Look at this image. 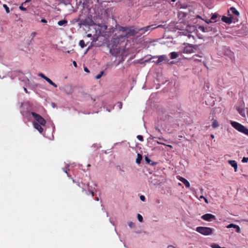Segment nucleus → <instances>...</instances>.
Masks as SVG:
<instances>
[{
	"label": "nucleus",
	"mask_w": 248,
	"mask_h": 248,
	"mask_svg": "<svg viewBox=\"0 0 248 248\" xmlns=\"http://www.w3.org/2000/svg\"><path fill=\"white\" fill-rule=\"evenodd\" d=\"M179 138H182V136H179Z\"/></svg>",
	"instance_id": "62"
},
{
	"label": "nucleus",
	"mask_w": 248,
	"mask_h": 248,
	"mask_svg": "<svg viewBox=\"0 0 248 248\" xmlns=\"http://www.w3.org/2000/svg\"><path fill=\"white\" fill-rule=\"evenodd\" d=\"M230 124L232 126V121H230Z\"/></svg>",
	"instance_id": "56"
},
{
	"label": "nucleus",
	"mask_w": 248,
	"mask_h": 248,
	"mask_svg": "<svg viewBox=\"0 0 248 248\" xmlns=\"http://www.w3.org/2000/svg\"><path fill=\"white\" fill-rule=\"evenodd\" d=\"M172 1L174 2L175 1V0H171Z\"/></svg>",
	"instance_id": "61"
},
{
	"label": "nucleus",
	"mask_w": 248,
	"mask_h": 248,
	"mask_svg": "<svg viewBox=\"0 0 248 248\" xmlns=\"http://www.w3.org/2000/svg\"><path fill=\"white\" fill-rule=\"evenodd\" d=\"M168 146L170 147V148H172V146L170 145H168Z\"/></svg>",
	"instance_id": "57"
},
{
	"label": "nucleus",
	"mask_w": 248,
	"mask_h": 248,
	"mask_svg": "<svg viewBox=\"0 0 248 248\" xmlns=\"http://www.w3.org/2000/svg\"><path fill=\"white\" fill-rule=\"evenodd\" d=\"M139 32V28H135L134 26L128 27L127 31L124 37L133 36Z\"/></svg>",
	"instance_id": "5"
},
{
	"label": "nucleus",
	"mask_w": 248,
	"mask_h": 248,
	"mask_svg": "<svg viewBox=\"0 0 248 248\" xmlns=\"http://www.w3.org/2000/svg\"><path fill=\"white\" fill-rule=\"evenodd\" d=\"M233 229H235V231L237 233H240L241 232V229L239 226L238 225L233 224Z\"/></svg>",
	"instance_id": "24"
},
{
	"label": "nucleus",
	"mask_w": 248,
	"mask_h": 248,
	"mask_svg": "<svg viewBox=\"0 0 248 248\" xmlns=\"http://www.w3.org/2000/svg\"><path fill=\"white\" fill-rule=\"evenodd\" d=\"M128 225L131 228H134L135 227V224L132 222H129Z\"/></svg>",
	"instance_id": "34"
},
{
	"label": "nucleus",
	"mask_w": 248,
	"mask_h": 248,
	"mask_svg": "<svg viewBox=\"0 0 248 248\" xmlns=\"http://www.w3.org/2000/svg\"><path fill=\"white\" fill-rule=\"evenodd\" d=\"M103 74H104V72L103 71H101L100 73V74H99L98 75L96 76L95 78L97 79L100 78H101V77L102 76Z\"/></svg>",
	"instance_id": "27"
},
{
	"label": "nucleus",
	"mask_w": 248,
	"mask_h": 248,
	"mask_svg": "<svg viewBox=\"0 0 248 248\" xmlns=\"http://www.w3.org/2000/svg\"><path fill=\"white\" fill-rule=\"evenodd\" d=\"M122 103H121L120 105V107H122Z\"/></svg>",
	"instance_id": "60"
},
{
	"label": "nucleus",
	"mask_w": 248,
	"mask_h": 248,
	"mask_svg": "<svg viewBox=\"0 0 248 248\" xmlns=\"http://www.w3.org/2000/svg\"><path fill=\"white\" fill-rule=\"evenodd\" d=\"M124 35H120L119 36H118L116 39L117 40V42H119L120 41H124V40L127 38L128 37H124Z\"/></svg>",
	"instance_id": "18"
},
{
	"label": "nucleus",
	"mask_w": 248,
	"mask_h": 248,
	"mask_svg": "<svg viewBox=\"0 0 248 248\" xmlns=\"http://www.w3.org/2000/svg\"><path fill=\"white\" fill-rule=\"evenodd\" d=\"M31 1V0H26L24 2H23L21 5L19 6V8L23 11H26V8L23 7V5H26V3Z\"/></svg>",
	"instance_id": "16"
},
{
	"label": "nucleus",
	"mask_w": 248,
	"mask_h": 248,
	"mask_svg": "<svg viewBox=\"0 0 248 248\" xmlns=\"http://www.w3.org/2000/svg\"><path fill=\"white\" fill-rule=\"evenodd\" d=\"M206 23H207L208 24H209V23H210L212 22V21H211V19H209V20H207V21H206Z\"/></svg>",
	"instance_id": "48"
},
{
	"label": "nucleus",
	"mask_w": 248,
	"mask_h": 248,
	"mask_svg": "<svg viewBox=\"0 0 248 248\" xmlns=\"http://www.w3.org/2000/svg\"><path fill=\"white\" fill-rule=\"evenodd\" d=\"M84 71L87 73L89 72V70L87 67H84Z\"/></svg>",
	"instance_id": "46"
},
{
	"label": "nucleus",
	"mask_w": 248,
	"mask_h": 248,
	"mask_svg": "<svg viewBox=\"0 0 248 248\" xmlns=\"http://www.w3.org/2000/svg\"><path fill=\"white\" fill-rule=\"evenodd\" d=\"M165 56H160L158 57V60L156 62V63L157 64H159L160 63H161V62H162L163 61H164L165 60Z\"/></svg>",
	"instance_id": "20"
},
{
	"label": "nucleus",
	"mask_w": 248,
	"mask_h": 248,
	"mask_svg": "<svg viewBox=\"0 0 248 248\" xmlns=\"http://www.w3.org/2000/svg\"><path fill=\"white\" fill-rule=\"evenodd\" d=\"M155 129L156 131H157L159 133H160L161 132V131L160 130V129L158 127H155Z\"/></svg>",
	"instance_id": "40"
},
{
	"label": "nucleus",
	"mask_w": 248,
	"mask_h": 248,
	"mask_svg": "<svg viewBox=\"0 0 248 248\" xmlns=\"http://www.w3.org/2000/svg\"><path fill=\"white\" fill-rule=\"evenodd\" d=\"M36 33L35 32H33L31 33V35L32 36V38L34 37Z\"/></svg>",
	"instance_id": "47"
},
{
	"label": "nucleus",
	"mask_w": 248,
	"mask_h": 248,
	"mask_svg": "<svg viewBox=\"0 0 248 248\" xmlns=\"http://www.w3.org/2000/svg\"><path fill=\"white\" fill-rule=\"evenodd\" d=\"M233 169H234L235 171H237V163L234 160H233Z\"/></svg>",
	"instance_id": "32"
},
{
	"label": "nucleus",
	"mask_w": 248,
	"mask_h": 248,
	"mask_svg": "<svg viewBox=\"0 0 248 248\" xmlns=\"http://www.w3.org/2000/svg\"><path fill=\"white\" fill-rule=\"evenodd\" d=\"M163 26H163V25H158V26H156V27H155L152 28V30H154V29H156V28H163Z\"/></svg>",
	"instance_id": "38"
},
{
	"label": "nucleus",
	"mask_w": 248,
	"mask_h": 248,
	"mask_svg": "<svg viewBox=\"0 0 248 248\" xmlns=\"http://www.w3.org/2000/svg\"><path fill=\"white\" fill-rule=\"evenodd\" d=\"M196 231L202 235H208L212 233L213 229L209 227H198L196 228Z\"/></svg>",
	"instance_id": "3"
},
{
	"label": "nucleus",
	"mask_w": 248,
	"mask_h": 248,
	"mask_svg": "<svg viewBox=\"0 0 248 248\" xmlns=\"http://www.w3.org/2000/svg\"><path fill=\"white\" fill-rule=\"evenodd\" d=\"M200 28L201 29H202V31H204V27H202V26H200Z\"/></svg>",
	"instance_id": "49"
},
{
	"label": "nucleus",
	"mask_w": 248,
	"mask_h": 248,
	"mask_svg": "<svg viewBox=\"0 0 248 248\" xmlns=\"http://www.w3.org/2000/svg\"><path fill=\"white\" fill-rule=\"evenodd\" d=\"M228 228H232V223L230 224L228 226H227Z\"/></svg>",
	"instance_id": "42"
},
{
	"label": "nucleus",
	"mask_w": 248,
	"mask_h": 248,
	"mask_svg": "<svg viewBox=\"0 0 248 248\" xmlns=\"http://www.w3.org/2000/svg\"><path fill=\"white\" fill-rule=\"evenodd\" d=\"M137 217L140 222H142L143 221V217L141 215L138 214L137 215Z\"/></svg>",
	"instance_id": "28"
},
{
	"label": "nucleus",
	"mask_w": 248,
	"mask_h": 248,
	"mask_svg": "<svg viewBox=\"0 0 248 248\" xmlns=\"http://www.w3.org/2000/svg\"><path fill=\"white\" fill-rule=\"evenodd\" d=\"M233 128L239 132L248 136V129L241 124L238 122H233Z\"/></svg>",
	"instance_id": "2"
},
{
	"label": "nucleus",
	"mask_w": 248,
	"mask_h": 248,
	"mask_svg": "<svg viewBox=\"0 0 248 248\" xmlns=\"http://www.w3.org/2000/svg\"><path fill=\"white\" fill-rule=\"evenodd\" d=\"M194 47L192 46H187L184 47L183 52L184 53L186 54H191L194 53Z\"/></svg>",
	"instance_id": "10"
},
{
	"label": "nucleus",
	"mask_w": 248,
	"mask_h": 248,
	"mask_svg": "<svg viewBox=\"0 0 248 248\" xmlns=\"http://www.w3.org/2000/svg\"><path fill=\"white\" fill-rule=\"evenodd\" d=\"M229 15L230 16V17H227L226 16H223L221 18L222 21L226 23L229 24H231L232 22V17L231 15L229 14Z\"/></svg>",
	"instance_id": "11"
},
{
	"label": "nucleus",
	"mask_w": 248,
	"mask_h": 248,
	"mask_svg": "<svg viewBox=\"0 0 248 248\" xmlns=\"http://www.w3.org/2000/svg\"><path fill=\"white\" fill-rule=\"evenodd\" d=\"M212 126L214 128H217L218 126V124L217 120H214L212 123Z\"/></svg>",
	"instance_id": "23"
},
{
	"label": "nucleus",
	"mask_w": 248,
	"mask_h": 248,
	"mask_svg": "<svg viewBox=\"0 0 248 248\" xmlns=\"http://www.w3.org/2000/svg\"><path fill=\"white\" fill-rule=\"evenodd\" d=\"M153 26V25L147 26L144 28H139V31H142V33H144L146 31H152V28H151V27Z\"/></svg>",
	"instance_id": "13"
},
{
	"label": "nucleus",
	"mask_w": 248,
	"mask_h": 248,
	"mask_svg": "<svg viewBox=\"0 0 248 248\" xmlns=\"http://www.w3.org/2000/svg\"><path fill=\"white\" fill-rule=\"evenodd\" d=\"M240 26L241 27L240 29H237V28H239V24H236V25H233V30L235 31V32H237V34L240 35H246L248 32V26L247 25H242L241 23H240Z\"/></svg>",
	"instance_id": "1"
},
{
	"label": "nucleus",
	"mask_w": 248,
	"mask_h": 248,
	"mask_svg": "<svg viewBox=\"0 0 248 248\" xmlns=\"http://www.w3.org/2000/svg\"><path fill=\"white\" fill-rule=\"evenodd\" d=\"M46 81L49 83L50 85H52L53 86H54V87H57V85L55 83H54L50 78H48L46 79Z\"/></svg>",
	"instance_id": "22"
},
{
	"label": "nucleus",
	"mask_w": 248,
	"mask_h": 248,
	"mask_svg": "<svg viewBox=\"0 0 248 248\" xmlns=\"http://www.w3.org/2000/svg\"><path fill=\"white\" fill-rule=\"evenodd\" d=\"M95 199L96 201H99V198L98 197H95Z\"/></svg>",
	"instance_id": "55"
},
{
	"label": "nucleus",
	"mask_w": 248,
	"mask_h": 248,
	"mask_svg": "<svg viewBox=\"0 0 248 248\" xmlns=\"http://www.w3.org/2000/svg\"><path fill=\"white\" fill-rule=\"evenodd\" d=\"M242 161L244 163H246L248 161V157H243Z\"/></svg>",
	"instance_id": "36"
},
{
	"label": "nucleus",
	"mask_w": 248,
	"mask_h": 248,
	"mask_svg": "<svg viewBox=\"0 0 248 248\" xmlns=\"http://www.w3.org/2000/svg\"><path fill=\"white\" fill-rule=\"evenodd\" d=\"M79 46H81V47L83 48L85 46V42L84 40H82L79 41Z\"/></svg>",
	"instance_id": "25"
},
{
	"label": "nucleus",
	"mask_w": 248,
	"mask_h": 248,
	"mask_svg": "<svg viewBox=\"0 0 248 248\" xmlns=\"http://www.w3.org/2000/svg\"><path fill=\"white\" fill-rule=\"evenodd\" d=\"M140 200L142 201H145V198L144 196L143 195H141L140 196Z\"/></svg>",
	"instance_id": "39"
},
{
	"label": "nucleus",
	"mask_w": 248,
	"mask_h": 248,
	"mask_svg": "<svg viewBox=\"0 0 248 248\" xmlns=\"http://www.w3.org/2000/svg\"><path fill=\"white\" fill-rule=\"evenodd\" d=\"M137 139L140 140V141H143V138L141 135H138L137 136Z\"/></svg>",
	"instance_id": "35"
},
{
	"label": "nucleus",
	"mask_w": 248,
	"mask_h": 248,
	"mask_svg": "<svg viewBox=\"0 0 248 248\" xmlns=\"http://www.w3.org/2000/svg\"><path fill=\"white\" fill-rule=\"evenodd\" d=\"M240 14L238 10L233 7V24L239 21Z\"/></svg>",
	"instance_id": "9"
},
{
	"label": "nucleus",
	"mask_w": 248,
	"mask_h": 248,
	"mask_svg": "<svg viewBox=\"0 0 248 248\" xmlns=\"http://www.w3.org/2000/svg\"><path fill=\"white\" fill-rule=\"evenodd\" d=\"M145 159V161H146V162L150 164V162H151V159L148 157H146Z\"/></svg>",
	"instance_id": "37"
},
{
	"label": "nucleus",
	"mask_w": 248,
	"mask_h": 248,
	"mask_svg": "<svg viewBox=\"0 0 248 248\" xmlns=\"http://www.w3.org/2000/svg\"><path fill=\"white\" fill-rule=\"evenodd\" d=\"M211 138H212V139H214V135H213V134H212V135H211Z\"/></svg>",
	"instance_id": "53"
},
{
	"label": "nucleus",
	"mask_w": 248,
	"mask_h": 248,
	"mask_svg": "<svg viewBox=\"0 0 248 248\" xmlns=\"http://www.w3.org/2000/svg\"><path fill=\"white\" fill-rule=\"evenodd\" d=\"M142 159V155L140 154H138V155H137V158H136V162L138 164H140Z\"/></svg>",
	"instance_id": "19"
},
{
	"label": "nucleus",
	"mask_w": 248,
	"mask_h": 248,
	"mask_svg": "<svg viewBox=\"0 0 248 248\" xmlns=\"http://www.w3.org/2000/svg\"><path fill=\"white\" fill-rule=\"evenodd\" d=\"M122 103H121L120 105V107H122Z\"/></svg>",
	"instance_id": "59"
},
{
	"label": "nucleus",
	"mask_w": 248,
	"mask_h": 248,
	"mask_svg": "<svg viewBox=\"0 0 248 248\" xmlns=\"http://www.w3.org/2000/svg\"><path fill=\"white\" fill-rule=\"evenodd\" d=\"M200 198L202 199H203V198L204 199V197L203 196H201Z\"/></svg>",
	"instance_id": "58"
},
{
	"label": "nucleus",
	"mask_w": 248,
	"mask_h": 248,
	"mask_svg": "<svg viewBox=\"0 0 248 248\" xmlns=\"http://www.w3.org/2000/svg\"><path fill=\"white\" fill-rule=\"evenodd\" d=\"M38 75H39V77L42 78H44L46 80V79H47L48 78L47 77L45 76L43 73H39Z\"/></svg>",
	"instance_id": "31"
},
{
	"label": "nucleus",
	"mask_w": 248,
	"mask_h": 248,
	"mask_svg": "<svg viewBox=\"0 0 248 248\" xmlns=\"http://www.w3.org/2000/svg\"><path fill=\"white\" fill-rule=\"evenodd\" d=\"M24 90L26 92V93H28V91L26 88H24Z\"/></svg>",
	"instance_id": "52"
},
{
	"label": "nucleus",
	"mask_w": 248,
	"mask_h": 248,
	"mask_svg": "<svg viewBox=\"0 0 248 248\" xmlns=\"http://www.w3.org/2000/svg\"><path fill=\"white\" fill-rule=\"evenodd\" d=\"M159 144H161V143H160L159 142H157Z\"/></svg>",
	"instance_id": "63"
},
{
	"label": "nucleus",
	"mask_w": 248,
	"mask_h": 248,
	"mask_svg": "<svg viewBox=\"0 0 248 248\" xmlns=\"http://www.w3.org/2000/svg\"><path fill=\"white\" fill-rule=\"evenodd\" d=\"M33 124L34 126V127L37 129L40 133H42L43 132V128L42 127V125L40 124H38L35 122H34L33 123Z\"/></svg>",
	"instance_id": "12"
},
{
	"label": "nucleus",
	"mask_w": 248,
	"mask_h": 248,
	"mask_svg": "<svg viewBox=\"0 0 248 248\" xmlns=\"http://www.w3.org/2000/svg\"><path fill=\"white\" fill-rule=\"evenodd\" d=\"M87 36L88 37H91L92 36V34H88Z\"/></svg>",
	"instance_id": "50"
},
{
	"label": "nucleus",
	"mask_w": 248,
	"mask_h": 248,
	"mask_svg": "<svg viewBox=\"0 0 248 248\" xmlns=\"http://www.w3.org/2000/svg\"><path fill=\"white\" fill-rule=\"evenodd\" d=\"M195 56H196V57H200V56H199V55H195V56H194L193 57V58H193V59L194 60V61L195 62H201V60H199V59H198L195 58ZM200 57H201V56H200Z\"/></svg>",
	"instance_id": "33"
},
{
	"label": "nucleus",
	"mask_w": 248,
	"mask_h": 248,
	"mask_svg": "<svg viewBox=\"0 0 248 248\" xmlns=\"http://www.w3.org/2000/svg\"><path fill=\"white\" fill-rule=\"evenodd\" d=\"M3 7L5 9V10L6 11V12L7 13H10L9 8V7L7 6V5L6 4H3Z\"/></svg>",
	"instance_id": "26"
},
{
	"label": "nucleus",
	"mask_w": 248,
	"mask_h": 248,
	"mask_svg": "<svg viewBox=\"0 0 248 248\" xmlns=\"http://www.w3.org/2000/svg\"><path fill=\"white\" fill-rule=\"evenodd\" d=\"M78 24L81 27L82 26H93L95 25V23L91 18L88 17L84 19L80 20Z\"/></svg>",
	"instance_id": "6"
},
{
	"label": "nucleus",
	"mask_w": 248,
	"mask_h": 248,
	"mask_svg": "<svg viewBox=\"0 0 248 248\" xmlns=\"http://www.w3.org/2000/svg\"><path fill=\"white\" fill-rule=\"evenodd\" d=\"M91 193H92V197H93V196H94V193H93V192L92 191V192H91Z\"/></svg>",
	"instance_id": "54"
},
{
	"label": "nucleus",
	"mask_w": 248,
	"mask_h": 248,
	"mask_svg": "<svg viewBox=\"0 0 248 248\" xmlns=\"http://www.w3.org/2000/svg\"><path fill=\"white\" fill-rule=\"evenodd\" d=\"M170 58L171 59H176L177 58L179 55L178 54V53L177 52H171L170 54Z\"/></svg>",
	"instance_id": "21"
},
{
	"label": "nucleus",
	"mask_w": 248,
	"mask_h": 248,
	"mask_svg": "<svg viewBox=\"0 0 248 248\" xmlns=\"http://www.w3.org/2000/svg\"><path fill=\"white\" fill-rule=\"evenodd\" d=\"M73 63L74 66L75 67H77V62H76L75 61H74V62H73Z\"/></svg>",
	"instance_id": "44"
},
{
	"label": "nucleus",
	"mask_w": 248,
	"mask_h": 248,
	"mask_svg": "<svg viewBox=\"0 0 248 248\" xmlns=\"http://www.w3.org/2000/svg\"><path fill=\"white\" fill-rule=\"evenodd\" d=\"M31 114L36 121V123L40 124L42 126L46 125V121L41 115L34 112H31Z\"/></svg>",
	"instance_id": "4"
},
{
	"label": "nucleus",
	"mask_w": 248,
	"mask_h": 248,
	"mask_svg": "<svg viewBox=\"0 0 248 248\" xmlns=\"http://www.w3.org/2000/svg\"><path fill=\"white\" fill-rule=\"evenodd\" d=\"M68 21L66 19L60 20L58 22V24L59 26H65L67 25Z\"/></svg>",
	"instance_id": "17"
},
{
	"label": "nucleus",
	"mask_w": 248,
	"mask_h": 248,
	"mask_svg": "<svg viewBox=\"0 0 248 248\" xmlns=\"http://www.w3.org/2000/svg\"><path fill=\"white\" fill-rule=\"evenodd\" d=\"M204 200L205 202L208 203V201H207V199H206L205 198H204Z\"/></svg>",
	"instance_id": "51"
},
{
	"label": "nucleus",
	"mask_w": 248,
	"mask_h": 248,
	"mask_svg": "<svg viewBox=\"0 0 248 248\" xmlns=\"http://www.w3.org/2000/svg\"><path fill=\"white\" fill-rule=\"evenodd\" d=\"M217 16H218V15L217 14H213L211 17V20H215L217 17Z\"/></svg>",
	"instance_id": "30"
},
{
	"label": "nucleus",
	"mask_w": 248,
	"mask_h": 248,
	"mask_svg": "<svg viewBox=\"0 0 248 248\" xmlns=\"http://www.w3.org/2000/svg\"><path fill=\"white\" fill-rule=\"evenodd\" d=\"M110 53L113 56H116L117 55V52H115L114 50L112 49H110Z\"/></svg>",
	"instance_id": "29"
},
{
	"label": "nucleus",
	"mask_w": 248,
	"mask_h": 248,
	"mask_svg": "<svg viewBox=\"0 0 248 248\" xmlns=\"http://www.w3.org/2000/svg\"><path fill=\"white\" fill-rule=\"evenodd\" d=\"M245 104L243 101L240 103V105L236 107V109L238 113L243 117L246 116L245 110L244 109Z\"/></svg>",
	"instance_id": "7"
},
{
	"label": "nucleus",
	"mask_w": 248,
	"mask_h": 248,
	"mask_svg": "<svg viewBox=\"0 0 248 248\" xmlns=\"http://www.w3.org/2000/svg\"><path fill=\"white\" fill-rule=\"evenodd\" d=\"M179 180L181 181L183 183H184V184L185 185V186L186 187H190V183H189V182L186 180L185 178H183V177H180V178H179Z\"/></svg>",
	"instance_id": "14"
},
{
	"label": "nucleus",
	"mask_w": 248,
	"mask_h": 248,
	"mask_svg": "<svg viewBox=\"0 0 248 248\" xmlns=\"http://www.w3.org/2000/svg\"><path fill=\"white\" fill-rule=\"evenodd\" d=\"M228 162L232 167V160H229Z\"/></svg>",
	"instance_id": "43"
},
{
	"label": "nucleus",
	"mask_w": 248,
	"mask_h": 248,
	"mask_svg": "<svg viewBox=\"0 0 248 248\" xmlns=\"http://www.w3.org/2000/svg\"><path fill=\"white\" fill-rule=\"evenodd\" d=\"M41 22L44 23H46L47 21L45 19H42Z\"/></svg>",
	"instance_id": "41"
},
{
	"label": "nucleus",
	"mask_w": 248,
	"mask_h": 248,
	"mask_svg": "<svg viewBox=\"0 0 248 248\" xmlns=\"http://www.w3.org/2000/svg\"><path fill=\"white\" fill-rule=\"evenodd\" d=\"M201 217L202 219L207 221H211L212 220L216 219L215 216L211 214H206L202 216Z\"/></svg>",
	"instance_id": "8"
},
{
	"label": "nucleus",
	"mask_w": 248,
	"mask_h": 248,
	"mask_svg": "<svg viewBox=\"0 0 248 248\" xmlns=\"http://www.w3.org/2000/svg\"><path fill=\"white\" fill-rule=\"evenodd\" d=\"M230 12H232V7H230L229 10H228L229 13H230Z\"/></svg>",
	"instance_id": "45"
},
{
	"label": "nucleus",
	"mask_w": 248,
	"mask_h": 248,
	"mask_svg": "<svg viewBox=\"0 0 248 248\" xmlns=\"http://www.w3.org/2000/svg\"><path fill=\"white\" fill-rule=\"evenodd\" d=\"M117 28L118 30H119L120 31H122V32H126L128 29V27H123V26H121L120 25L118 26Z\"/></svg>",
	"instance_id": "15"
}]
</instances>
